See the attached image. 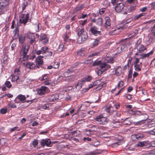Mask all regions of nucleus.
Here are the masks:
<instances>
[{"mask_svg":"<svg viewBox=\"0 0 155 155\" xmlns=\"http://www.w3.org/2000/svg\"><path fill=\"white\" fill-rule=\"evenodd\" d=\"M78 35V43H81L85 41L87 38V34L84 28H82L79 31Z\"/></svg>","mask_w":155,"mask_h":155,"instance_id":"1","label":"nucleus"},{"mask_svg":"<svg viewBox=\"0 0 155 155\" xmlns=\"http://www.w3.org/2000/svg\"><path fill=\"white\" fill-rule=\"evenodd\" d=\"M94 119L100 124H106L108 121V119L106 117H104L103 114L97 116Z\"/></svg>","mask_w":155,"mask_h":155,"instance_id":"2","label":"nucleus"},{"mask_svg":"<svg viewBox=\"0 0 155 155\" xmlns=\"http://www.w3.org/2000/svg\"><path fill=\"white\" fill-rule=\"evenodd\" d=\"M29 48L28 45H24L22 46L21 54L23 56V59L24 60H27L28 58V56L27 54Z\"/></svg>","mask_w":155,"mask_h":155,"instance_id":"3","label":"nucleus"},{"mask_svg":"<svg viewBox=\"0 0 155 155\" xmlns=\"http://www.w3.org/2000/svg\"><path fill=\"white\" fill-rule=\"evenodd\" d=\"M49 91V88L45 86H42L40 88L37 89V93L40 95H42L45 93H48Z\"/></svg>","mask_w":155,"mask_h":155,"instance_id":"4","label":"nucleus"},{"mask_svg":"<svg viewBox=\"0 0 155 155\" xmlns=\"http://www.w3.org/2000/svg\"><path fill=\"white\" fill-rule=\"evenodd\" d=\"M28 14H24L21 15L20 17V22L21 23L25 25L27 22L29 17Z\"/></svg>","mask_w":155,"mask_h":155,"instance_id":"5","label":"nucleus"},{"mask_svg":"<svg viewBox=\"0 0 155 155\" xmlns=\"http://www.w3.org/2000/svg\"><path fill=\"white\" fill-rule=\"evenodd\" d=\"M40 144L42 146H46L47 147H50L51 143V141L50 139H45L41 140L40 141Z\"/></svg>","mask_w":155,"mask_h":155,"instance_id":"6","label":"nucleus"},{"mask_svg":"<svg viewBox=\"0 0 155 155\" xmlns=\"http://www.w3.org/2000/svg\"><path fill=\"white\" fill-rule=\"evenodd\" d=\"M90 31L93 35L96 36L101 35V32L98 31V28L95 26H94L91 28Z\"/></svg>","mask_w":155,"mask_h":155,"instance_id":"7","label":"nucleus"},{"mask_svg":"<svg viewBox=\"0 0 155 155\" xmlns=\"http://www.w3.org/2000/svg\"><path fill=\"white\" fill-rule=\"evenodd\" d=\"M43 56H38L35 59V64L36 66L38 68L39 66L42 65L43 63Z\"/></svg>","mask_w":155,"mask_h":155,"instance_id":"8","label":"nucleus"},{"mask_svg":"<svg viewBox=\"0 0 155 155\" xmlns=\"http://www.w3.org/2000/svg\"><path fill=\"white\" fill-rule=\"evenodd\" d=\"M59 95L58 94H55L49 95L47 97V101L49 102H52L59 99Z\"/></svg>","mask_w":155,"mask_h":155,"instance_id":"9","label":"nucleus"},{"mask_svg":"<svg viewBox=\"0 0 155 155\" xmlns=\"http://www.w3.org/2000/svg\"><path fill=\"white\" fill-rule=\"evenodd\" d=\"M104 20V27L107 29H109L110 28V18L108 17H106L105 18Z\"/></svg>","mask_w":155,"mask_h":155,"instance_id":"10","label":"nucleus"},{"mask_svg":"<svg viewBox=\"0 0 155 155\" xmlns=\"http://www.w3.org/2000/svg\"><path fill=\"white\" fill-rule=\"evenodd\" d=\"M124 7V4L122 3H120L118 4L116 6L115 10L117 12H120L122 11Z\"/></svg>","mask_w":155,"mask_h":155,"instance_id":"11","label":"nucleus"},{"mask_svg":"<svg viewBox=\"0 0 155 155\" xmlns=\"http://www.w3.org/2000/svg\"><path fill=\"white\" fill-rule=\"evenodd\" d=\"M85 81L83 78L78 81V83L75 85V87L77 89H80L84 84Z\"/></svg>","mask_w":155,"mask_h":155,"instance_id":"12","label":"nucleus"},{"mask_svg":"<svg viewBox=\"0 0 155 155\" xmlns=\"http://www.w3.org/2000/svg\"><path fill=\"white\" fill-rule=\"evenodd\" d=\"M23 64L27 68L32 69L35 67V64L32 62H27L25 63H24Z\"/></svg>","mask_w":155,"mask_h":155,"instance_id":"13","label":"nucleus"},{"mask_svg":"<svg viewBox=\"0 0 155 155\" xmlns=\"http://www.w3.org/2000/svg\"><path fill=\"white\" fill-rule=\"evenodd\" d=\"M92 21L95 22L98 26H101L102 24L103 20L101 18H99L97 19L93 18L92 19Z\"/></svg>","mask_w":155,"mask_h":155,"instance_id":"14","label":"nucleus"},{"mask_svg":"<svg viewBox=\"0 0 155 155\" xmlns=\"http://www.w3.org/2000/svg\"><path fill=\"white\" fill-rule=\"evenodd\" d=\"M26 99V97L24 95L22 94H19L18 95L17 97H16L15 100V102L16 103H18V102L17 101L18 99L20 100L21 101H24Z\"/></svg>","mask_w":155,"mask_h":155,"instance_id":"15","label":"nucleus"},{"mask_svg":"<svg viewBox=\"0 0 155 155\" xmlns=\"http://www.w3.org/2000/svg\"><path fill=\"white\" fill-rule=\"evenodd\" d=\"M12 78H11V81L12 82H15V81H16L17 84H19L20 82L18 81L19 79V76H15V75H12Z\"/></svg>","mask_w":155,"mask_h":155,"instance_id":"16","label":"nucleus"},{"mask_svg":"<svg viewBox=\"0 0 155 155\" xmlns=\"http://www.w3.org/2000/svg\"><path fill=\"white\" fill-rule=\"evenodd\" d=\"M132 123V120L130 118H126L123 121L124 125H130Z\"/></svg>","mask_w":155,"mask_h":155,"instance_id":"17","label":"nucleus"},{"mask_svg":"<svg viewBox=\"0 0 155 155\" xmlns=\"http://www.w3.org/2000/svg\"><path fill=\"white\" fill-rule=\"evenodd\" d=\"M142 66V63L140 62L138 64L134 65L135 70L137 71H140L141 69V68Z\"/></svg>","mask_w":155,"mask_h":155,"instance_id":"18","label":"nucleus"},{"mask_svg":"<svg viewBox=\"0 0 155 155\" xmlns=\"http://www.w3.org/2000/svg\"><path fill=\"white\" fill-rule=\"evenodd\" d=\"M28 37L30 39V42L31 44H35V38L34 36L32 34L30 35H28Z\"/></svg>","mask_w":155,"mask_h":155,"instance_id":"19","label":"nucleus"},{"mask_svg":"<svg viewBox=\"0 0 155 155\" xmlns=\"http://www.w3.org/2000/svg\"><path fill=\"white\" fill-rule=\"evenodd\" d=\"M70 36V34L69 33V32H67L64 34L63 35V37L64 39V40L65 41H68L69 40V38Z\"/></svg>","mask_w":155,"mask_h":155,"instance_id":"20","label":"nucleus"},{"mask_svg":"<svg viewBox=\"0 0 155 155\" xmlns=\"http://www.w3.org/2000/svg\"><path fill=\"white\" fill-rule=\"evenodd\" d=\"M100 67L101 69L103 68H104V70H106L107 69L110 68V66L109 65H107L105 63H102L100 65Z\"/></svg>","mask_w":155,"mask_h":155,"instance_id":"21","label":"nucleus"},{"mask_svg":"<svg viewBox=\"0 0 155 155\" xmlns=\"http://www.w3.org/2000/svg\"><path fill=\"white\" fill-rule=\"evenodd\" d=\"M116 74L117 75H119L122 73V69L120 67H118L115 70Z\"/></svg>","mask_w":155,"mask_h":155,"instance_id":"22","label":"nucleus"},{"mask_svg":"<svg viewBox=\"0 0 155 155\" xmlns=\"http://www.w3.org/2000/svg\"><path fill=\"white\" fill-rule=\"evenodd\" d=\"M138 50L140 52H143L145 50H146V48L143 45H140L139 46Z\"/></svg>","mask_w":155,"mask_h":155,"instance_id":"23","label":"nucleus"},{"mask_svg":"<svg viewBox=\"0 0 155 155\" xmlns=\"http://www.w3.org/2000/svg\"><path fill=\"white\" fill-rule=\"evenodd\" d=\"M133 137L137 140H140L143 138V136L142 134H139L133 135Z\"/></svg>","mask_w":155,"mask_h":155,"instance_id":"24","label":"nucleus"},{"mask_svg":"<svg viewBox=\"0 0 155 155\" xmlns=\"http://www.w3.org/2000/svg\"><path fill=\"white\" fill-rule=\"evenodd\" d=\"M20 67L18 68H16L15 70L14 71V75L15 76H19V75L20 74Z\"/></svg>","mask_w":155,"mask_h":155,"instance_id":"25","label":"nucleus"},{"mask_svg":"<svg viewBox=\"0 0 155 155\" xmlns=\"http://www.w3.org/2000/svg\"><path fill=\"white\" fill-rule=\"evenodd\" d=\"M120 28H118L112 31L111 32V34L112 35L118 34L120 32Z\"/></svg>","mask_w":155,"mask_h":155,"instance_id":"26","label":"nucleus"},{"mask_svg":"<svg viewBox=\"0 0 155 155\" xmlns=\"http://www.w3.org/2000/svg\"><path fill=\"white\" fill-rule=\"evenodd\" d=\"M25 39V36L23 35L20 36L19 38V42L22 43L24 42Z\"/></svg>","mask_w":155,"mask_h":155,"instance_id":"27","label":"nucleus"},{"mask_svg":"<svg viewBox=\"0 0 155 155\" xmlns=\"http://www.w3.org/2000/svg\"><path fill=\"white\" fill-rule=\"evenodd\" d=\"M75 80V78L73 76L72 77H69L67 78H66L65 79V80L68 81V82H71V81H73Z\"/></svg>","mask_w":155,"mask_h":155,"instance_id":"28","label":"nucleus"},{"mask_svg":"<svg viewBox=\"0 0 155 155\" xmlns=\"http://www.w3.org/2000/svg\"><path fill=\"white\" fill-rule=\"evenodd\" d=\"M83 78L85 82H89L93 78L91 76H88L87 77H85Z\"/></svg>","mask_w":155,"mask_h":155,"instance_id":"29","label":"nucleus"},{"mask_svg":"<svg viewBox=\"0 0 155 155\" xmlns=\"http://www.w3.org/2000/svg\"><path fill=\"white\" fill-rule=\"evenodd\" d=\"M144 147H151V142L148 141H144Z\"/></svg>","mask_w":155,"mask_h":155,"instance_id":"30","label":"nucleus"},{"mask_svg":"<svg viewBox=\"0 0 155 155\" xmlns=\"http://www.w3.org/2000/svg\"><path fill=\"white\" fill-rule=\"evenodd\" d=\"M145 15V14L144 13H142L138 15H136L134 18L135 19L137 20L142 16H144Z\"/></svg>","mask_w":155,"mask_h":155,"instance_id":"31","label":"nucleus"},{"mask_svg":"<svg viewBox=\"0 0 155 155\" xmlns=\"http://www.w3.org/2000/svg\"><path fill=\"white\" fill-rule=\"evenodd\" d=\"M126 45L125 44L122 45L120 48L118 47L117 48L118 49L120 48V51H119L118 52V53H120L122 51L124 50L126 48Z\"/></svg>","mask_w":155,"mask_h":155,"instance_id":"32","label":"nucleus"},{"mask_svg":"<svg viewBox=\"0 0 155 155\" xmlns=\"http://www.w3.org/2000/svg\"><path fill=\"white\" fill-rule=\"evenodd\" d=\"M71 73V72L69 70H67V71L65 72L64 73V77L66 78L70 77V76L71 75L70 74Z\"/></svg>","mask_w":155,"mask_h":155,"instance_id":"33","label":"nucleus"},{"mask_svg":"<svg viewBox=\"0 0 155 155\" xmlns=\"http://www.w3.org/2000/svg\"><path fill=\"white\" fill-rule=\"evenodd\" d=\"M121 125L120 123L118 121H116L115 122H114L113 126L115 127H120Z\"/></svg>","mask_w":155,"mask_h":155,"instance_id":"34","label":"nucleus"},{"mask_svg":"<svg viewBox=\"0 0 155 155\" xmlns=\"http://www.w3.org/2000/svg\"><path fill=\"white\" fill-rule=\"evenodd\" d=\"M5 86L8 88H10L12 87V84L9 81H6L5 82Z\"/></svg>","mask_w":155,"mask_h":155,"instance_id":"35","label":"nucleus"},{"mask_svg":"<svg viewBox=\"0 0 155 155\" xmlns=\"http://www.w3.org/2000/svg\"><path fill=\"white\" fill-rule=\"evenodd\" d=\"M147 120H142L140 121H138L137 122L136 124L135 125H141L143 124H145Z\"/></svg>","mask_w":155,"mask_h":155,"instance_id":"36","label":"nucleus"},{"mask_svg":"<svg viewBox=\"0 0 155 155\" xmlns=\"http://www.w3.org/2000/svg\"><path fill=\"white\" fill-rule=\"evenodd\" d=\"M153 53V51H151L150 52L146 54H144L143 55V58H145L146 57H148L150 55H152Z\"/></svg>","mask_w":155,"mask_h":155,"instance_id":"37","label":"nucleus"},{"mask_svg":"<svg viewBox=\"0 0 155 155\" xmlns=\"http://www.w3.org/2000/svg\"><path fill=\"white\" fill-rule=\"evenodd\" d=\"M28 5V2H24L23 3L21 7L22 10H24Z\"/></svg>","mask_w":155,"mask_h":155,"instance_id":"38","label":"nucleus"},{"mask_svg":"<svg viewBox=\"0 0 155 155\" xmlns=\"http://www.w3.org/2000/svg\"><path fill=\"white\" fill-rule=\"evenodd\" d=\"M106 60L109 63H112L113 62V59L111 57H107L106 58Z\"/></svg>","mask_w":155,"mask_h":155,"instance_id":"39","label":"nucleus"},{"mask_svg":"<svg viewBox=\"0 0 155 155\" xmlns=\"http://www.w3.org/2000/svg\"><path fill=\"white\" fill-rule=\"evenodd\" d=\"M99 41L95 39L93 42L92 45L91 46L92 47H94L96 46H97L98 44Z\"/></svg>","mask_w":155,"mask_h":155,"instance_id":"40","label":"nucleus"},{"mask_svg":"<svg viewBox=\"0 0 155 155\" xmlns=\"http://www.w3.org/2000/svg\"><path fill=\"white\" fill-rule=\"evenodd\" d=\"M101 63V61H100L96 60L95 61L93 64V66H96L99 64H100Z\"/></svg>","mask_w":155,"mask_h":155,"instance_id":"41","label":"nucleus"},{"mask_svg":"<svg viewBox=\"0 0 155 155\" xmlns=\"http://www.w3.org/2000/svg\"><path fill=\"white\" fill-rule=\"evenodd\" d=\"M80 24L82 26H83L87 23V20L80 21H79Z\"/></svg>","mask_w":155,"mask_h":155,"instance_id":"42","label":"nucleus"},{"mask_svg":"<svg viewBox=\"0 0 155 155\" xmlns=\"http://www.w3.org/2000/svg\"><path fill=\"white\" fill-rule=\"evenodd\" d=\"M144 141L141 142H138L137 145L138 147H144Z\"/></svg>","mask_w":155,"mask_h":155,"instance_id":"43","label":"nucleus"},{"mask_svg":"<svg viewBox=\"0 0 155 155\" xmlns=\"http://www.w3.org/2000/svg\"><path fill=\"white\" fill-rule=\"evenodd\" d=\"M48 77L46 74H44L42 76L41 78H40L39 79L41 81H45V80H47Z\"/></svg>","mask_w":155,"mask_h":155,"instance_id":"44","label":"nucleus"},{"mask_svg":"<svg viewBox=\"0 0 155 155\" xmlns=\"http://www.w3.org/2000/svg\"><path fill=\"white\" fill-rule=\"evenodd\" d=\"M89 105L90 104L88 102H85L81 105V108H83V107H84L85 106L88 107Z\"/></svg>","mask_w":155,"mask_h":155,"instance_id":"45","label":"nucleus"},{"mask_svg":"<svg viewBox=\"0 0 155 155\" xmlns=\"http://www.w3.org/2000/svg\"><path fill=\"white\" fill-rule=\"evenodd\" d=\"M84 8V5H81L79 6L76 7L75 10L76 11H78Z\"/></svg>","mask_w":155,"mask_h":155,"instance_id":"46","label":"nucleus"},{"mask_svg":"<svg viewBox=\"0 0 155 155\" xmlns=\"http://www.w3.org/2000/svg\"><path fill=\"white\" fill-rule=\"evenodd\" d=\"M20 130V128L18 127H14L13 128H12L11 129V132H12L13 131H15V130H17L19 131Z\"/></svg>","mask_w":155,"mask_h":155,"instance_id":"47","label":"nucleus"},{"mask_svg":"<svg viewBox=\"0 0 155 155\" xmlns=\"http://www.w3.org/2000/svg\"><path fill=\"white\" fill-rule=\"evenodd\" d=\"M99 53V52H95L93 53L92 54H91L90 55H89L88 56V57H94V56H97V55Z\"/></svg>","mask_w":155,"mask_h":155,"instance_id":"48","label":"nucleus"},{"mask_svg":"<svg viewBox=\"0 0 155 155\" xmlns=\"http://www.w3.org/2000/svg\"><path fill=\"white\" fill-rule=\"evenodd\" d=\"M7 112V109L6 108H2L0 110V112L2 114H5Z\"/></svg>","mask_w":155,"mask_h":155,"instance_id":"49","label":"nucleus"},{"mask_svg":"<svg viewBox=\"0 0 155 155\" xmlns=\"http://www.w3.org/2000/svg\"><path fill=\"white\" fill-rule=\"evenodd\" d=\"M51 82V81L49 79H47L44 82V84L45 85H48Z\"/></svg>","mask_w":155,"mask_h":155,"instance_id":"50","label":"nucleus"},{"mask_svg":"<svg viewBox=\"0 0 155 155\" xmlns=\"http://www.w3.org/2000/svg\"><path fill=\"white\" fill-rule=\"evenodd\" d=\"M139 58H135L134 59V65H136L138 64H139Z\"/></svg>","mask_w":155,"mask_h":155,"instance_id":"51","label":"nucleus"},{"mask_svg":"<svg viewBox=\"0 0 155 155\" xmlns=\"http://www.w3.org/2000/svg\"><path fill=\"white\" fill-rule=\"evenodd\" d=\"M38 142L37 140L35 139L32 142L33 145L34 147H36L38 145Z\"/></svg>","mask_w":155,"mask_h":155,"instance_id":"52","label":"nucleus"},{"mask_svg":"<svg viewBox=\"0 0 155 155\" xmlns=\"http://www.w3.org/2000/svg\"><path fill=\"white\" fill-rule=\"evenodd\" d=\"M95 83L96 82H95L94 83H92L90 84L89 86V87L88 88H87V90H88L90 89L93 87L94 86H95L96 85V84L94 83Z\"/></svg>","mask_w":155,"mask_h":155,"instance_id":"53","label":"nucleus"},{"mask_svg":"<svg viewBox=\"0 0 155 155\" xmlns=\"http://www.w3.org/2000/svg\"><path fill=\"white\" fill-rule=\"evenodd\" d=\"M47 49H48V48L47 47H46V46L42 47L41 48V50L44 53H45L46 52Z\"/></svg>","mask_w":155,"mask_h":155,"instance_id":"54","label":"nucleus"},{"mask_svg":"<svg viewBox=\"0 0 155 155\" xmlns=\"http://www.w3.org/2000/svg\"><path fill=\"white\" fill-rule=\"evenodd\" d=\"M147 133L152 135H155V129L148 131Z\"/></svg>","mask_w":155,"mask_h":155,"instance_id":"55","label":"nucleus"},{"mask_svg":"<svg viewBox=\"0 0 155 155\" xmlns=\"http://www.w3.org/2000/svg\"><path fill=\"white\" fill-rule=\"evenodd\" d=\"M124 85V82L122 81H120L119 82L118 84V87H122Z\"/></svg>","mask_w":155,"mask_h":155,"instance_id":"56","label":"nucleus"},{"mask_svg":"<svg viewBox=\"0 0 155 155\" xmlns=\"http://www.w3.org/2000/svg\"><path fill=\"white\" fill-rule=\"evenodd\" d=\"M47 38L46 37V35H43L41 36L40 37V40L41 41L44 40L45 39H47Z\"/></svg>","mask_w":155,"mask_h":155,"instance_id":"57","label":"nucleus"},{"mask_svg":"<svg viewBox=\"0 0 155 155\" xmlns=\"http://www.w3.org/2000/svg\"><path fill=\"white\" fill-rule=\"evenodd\" d=\"M90 127L93 128V131H96L97 130L98 128V127H97L95 125H93L92 126H90Z\"/></svg>","mask_w":155,"mask_h":155,"instance_id":"58","label":"nucleus"},{"mask_svg":"<svg viewBox=\"0 0 155 155\" xmlns=\"http://www.w3.org/2000/svg\"><path fill=\"white\" fill-rule=\"evenodd\" d=\"M105 11V8H103L100 10L99 11V13L101 15L103 14L104 12Z\"/></svg>","mask_w":155,"mask_h":155,"instance_id":"59","label":"nucleus"},{"mask_svg":"<svg viewBox=\"0 0 155 155\" xmlns=\"http://www.w3.org/2000/svg\"><path fill=\"white\" fill-rule=\"evenodd\" d=\"M8 106L9 107L11 108H16V106L14 104L9 103L8 104Z\"/></svg>","mask_w":155,"mask_h":155,"instance_id":"60","label":"nucleus"},{"mask_svg":"<svg viewBox=\"0 0 155 155\" xmlns=\"http://www.w3.org/2000/svg\"><path fill=\"white\" fill-rule=\"evenodd\" d=\"M104 71H103L102 70H98L97 74L98 76H100L101 75V74Z\"/></svg>","mask_w":155,"mask_h":155,"instance_id":"61","label":"nucleus"},{"mask_svg":"<svg viewBox=\"0 0 155 155\" xmlns=\"http://www.w3.org/2000/svg\"><path fill=\"white\" fill-rule=\"evenodd\" d=\"M64 48V46L63 44H60L59 46V49H60L61 51H62Z\"/></svg>","mask_w":155,"mask_h":155,"instance_id":"62","label":"nucleus"},{"mask_svg":"<svg viewBox=\"0 0 155 155\" xmlns=\"http://www.w3.org/2000/svg\"><path fill=\"white\" fill-rule=\"evenodd\" d=\"M96 154V153L94 151H91L86 154V155H94Z\"/></svg>","mask_w":155,"mask_h":155,"instance_id":"63","label":"nucleus"},{"mask_svg":"<svg viewBox=\"0 0 155 155\" xmlns=\"http://www.w3.org/2000/svg\"><path fill=\"white\" fill-rule=\"evenodd\" d=\"M151 32L152 33H153L154 34V35H155V24L154 26L152 28V29L151 30Z\"/></svg>","mask_w":155,"mask_h":155,"instance_id":"64","label":"nucleus"}]
</instances>
